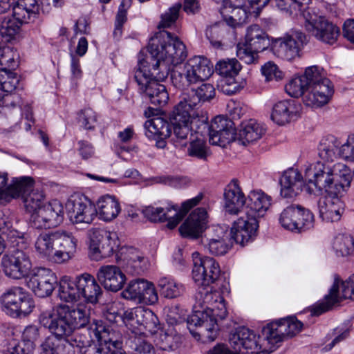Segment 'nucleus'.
<instances>
[{"mask_svg": "<svg viewBox=\"0 0 354 354\" xmlns=\"http://www.w3.org/2000/svg\"><path fill=\"white\" fill-rule=\"evenodd\" d=\"M194 267L192 277L198 286L195 295L196 303L193 313L187 320V328L195 337L200 338L198 333L192 327L199 326L208 341L215 340L218 335V321L224 319L227 310L224 298L221 293L211 286L218 278L221 269L218 262L209 257H201L198 252L193 253Z\"/></svg>", "mask_w": 354, "mask_h": 354, "instance_id": "obj_1", "label": "nucleus"}, {"mask_svg": "<svg viewBox=\"0 0 354 354\" xmlns=\"http://www.w3.org/2000/svg\"><path fill=\"white\" fill-rule=\"evenodd\" d=\"M147 48L154 71L161 64L173 66L171 82L179 89L204 82L213 73L211 62L203 56H194L183 63L187 56L185 45L168 31L156 34L150 39Z\"/></svg>", "mask_w": 354, "mask_h": 354, "instance_id": "obj_2", "label": "nucleus"}, {"mask_svg": "<svg viewBox=\"0 0 354 354\" xmlns=\"http://www.w3.org/2000/svg\"><path fill=\"white\" fill-rule=\"evenodd\" d=\"M215 94L214 86L209 83H203L185 94L175 106L169 118L174 133L177 138L186 139L194 123L201 122L207 125V118L204 115L200 117L198 109L202 104L213 99Z\"/></svg>", "mask_w": 354, "mask_h": 354, "instance_id": "obj_3", "label": "nucleus"}, {"mask_svg": "<svg viewBox=\"0 0 354 354\" xmlns=\"http://www.w3.org/2000/svg\"><path fill=\"white\" fill-rule=\"evenodd\" d=\"M120 317L127 327L131 330L129 339L130 347L140 354H149L153 346L144 337L145 331L153 335L160 330L158 317L152 310L143 307H136L124 311L122 314L114 310L113 306L109 309L108 319L112 321Z\"/></svg>", "mask_w": 354, "mask_h": 354, "instance_id": "obj_4", "label": "nucleus"}, {"mask_svg": "<svg viewBox=\"0 0 354 354\" xmlns=\"http://www.w3.org/2000/svg\"><path fill=\"white\" fill-rule=\"evenodd\" d=\"M207 212L204 208L194 210L180 225L179 231L185 237L196 239L206 229L202 243L205 250L214 256H223L228 252L232 243L227 232L221 226L206 228Z\"/></svg>", "mask_w": 354, "mask_h": 354, "instance_id": "obj_5", "label": "nucleus"}, {"mask_svg": "<svg viewBox=\"0 0 354 354\" xmlns=\"http://www.w3.org/2000/svg\"><path fill=\"white\" fill-rule=\"evenodd\" d=\"M305 178L308 182L306 189L308 194H315L313 186L319 191L324 190L328 194L335 196L342 194L350 187L353 172L342 162L327 165L317 161L306 168Z\"/></svg>", "mask_w": 354, "mask_h": 354, "instance_id": "obj_6", "label": "nucleus"}, {"mask_svg": "<svg viewBox=\"0 0 354 354\" xmlns=\"http://www.w3.org/2000/svg\"><path fill=\"white\" fill-rule=\"evenodd\" d=\"M79 306L78 310H75L66 304H58L52 310L41 313L39 322L53 337L66 340L75 329L88 323V313L83 312L81 304Z\"/></svg>", "mask_w": 354, "mask_h": 354, "instance_id": "obj_7", "label": "nucleus"}, {"mask_svg": "<svg viewBox=\"0 0 354 354\" xmlns=\"http://www.w3.org/2000/svg\"><path fill=\"white\" fill-rule=\"evenodd\" d=\"M34 248L39 258L60 264L73 257L77 240L71 232L64 230L42 232L36 238Z\"/></svg>", "mask_w": 354, "mask_h": 354, "instance_id": "obj_8", "label": "nucleus"}, {"mask_svg": "<svg viewBox=\"0 0 354 354\" xmlns=\"http://www.w3.org/2000/svg\"><path fill=\"white\" fill-rule=\"evenodd\" d=\"M148 63V60L139 62L138 68L134 72V80L139 92L148 98L151 104L161 106L167 103L169 95L165 86L156 80L158 73L153 69L152 62L147 66L146 64Z\"/></svg>", "mask_w": 354, "mask_h": 354, "instance_id": "obj_9", "label": "nucleus"}, {"mask_svg": "<svg viewBox=\"0 0 354 354\" xmlns=\"http://www.w3.org/2000/svg\"><path fill=\"white\" fill-rule=\"evenodd\" d=\"M203 197V194L199 193L196 196L187 200L182 203L181 209L178 206L173 205L165 208L147 206L142 209V213L145 217L151 222L163 223L167 221V227L172 230L178 225L191 208L200 203Z\"/></svg>", "mask_w": 354, "mask_h": 354, "instance_id": "obj_10", "label": "nucleus"}, {"mask_svg": "<svg viewBox=\"0 0 354 354\" xmlns=\"http://www.w3.org/2000/svg\"><path fill=\"white\" fill-rule=\"evenodd\" d=\"M263 335V328L261 335H257L252 330L246 327H239L230 335L229 342L233 348L234 353L246 351L251 354H269L273 352L271 344L266 345L268 342Z\"/></svg>", "mask_w": 354, "mask_h": 354, "instance_id": "obj_11", "label": "nucleus"}, {"mask_svg": "<svg viewBox=\"0 0 354 354\" xmlns=\"http://www.w3.org/2000/svg\"><path fill=\"white\" fill-rule=\"evenodd\" d=\"M307 44L305 33L298 29H290L282 37L272 41V49L278 57L292 61L301 57V51Z\"/></svg>", "mask_w": 354, "mask_h": 354, "instance_id": "obj_12", "label": "nucleus"}, {"mask_svg": "<svg viewBox=\"0 0 354 354\" xmlns=\"http://www.w3.org/2000/svg\"><path fill=\"white\" fill-rule=\"evenodd\" d=\"M304 19L306 30L316 39L329 45L337 41L340 30L325 17L308 10L304 13Z\"/></svg>", "mask_w": 354, "mask_h": 354, "instance_id": "obj_13", "label": "nucleus"}, {"mask_svg": "<svg viewBox=\"0 0 354 354\" xmlns=\"http://www.w3.org/2000/svg\"><path fill=\"white\" fill-rule=\"evenodd\" d=\"M88 281V274L87 273L79 276L76 281H71L68 277H62L59 281L58 297L64 302H76V310H78L79 304H81L83 312L88 313V297L86 295Z\"/></svg>", "mask_w": 354, "mask_h": 354, "instance_id": "obj_14", "label": "nucleus"}, {"mask_svg": "<svg viewBox=\"0 0 354 354\" xmlns=\"http://www.w3.org/2000/svg\"><path fill=\"white\" fill-rule=\"evenodd\" d=\"M342 299L354 300V274L345 281H342L337 275L334 277V282L329 292L322 301L315 304L312 309V313L319 315L339 303Z\"/></svg>", "mask_w": 354, "mask_h": 354, "instance_id": "obj_15", "label": "nucleus"}, {"mask_svg": "<svg viewBox=\"0 0 354 354\" xmlns=\"http://www.w3.org/2000/svg\"><path fill=\"white\" fill-rule=\"evenodd\" d=\"M1 301L3 310L12 317L26 316L35 308L33 299L19 286L12 287L4 292Z\"/></svg>", "mask_w": 354, "mask_h": 354, "instance_id": "obj_16", "label": "nucleus"}, {"mask_svg": "<svg viewBox=\"0 0 354 354\" xmlns=\"http://www.w3.org/2000/svg\"><path fill=\"white\" fill-rule=\"evenodd\" d=\"M303 326V323L295 317L281 319L268 324L263 327V335L268 339V342H266V345L271 344L274 351L279 343L299 333Z\"/></svg>", "mask_w": 354, "mask_h": 354, "instance_id": "obj_17", "label": "nucleus"}, {"mask_svg": "<svg viewBox=\"0 0 354 354\" xmlns=\"http://www.w3.org/2000/svg\"><path fill=\"white\" fill-rule=\"evenodd\" d=\"M1 266L5 274L13 279L28 277L32 270L28 252L18 248L2 257Z\"/></svg>", "mask_w": 354, "mask_h": 354, "instance_id": "obj_18", "label": "nucleus"}, {"mask_svg": "<svg viewBox=\"0 0 354 354\" xmlns=\"http://www.w3.org/2000/svg\"><path fill=\"white\" fill-rule=\"evenodd\" d=\"M118 246L116 234L104 228H93L90 233V258L99 261L109 257Z\"/></svg>", "mask_w": 354, "mask_h": 354, "instance_id": "obj_19", "label": "nucleus"}, {"mask_svg": "<svg viewBox=\"0 0 354 354\" xmlns=\"http://www.w3.org/2000/svg\"><path fill=\"white\" fill-rule=\"evenodd\" d=\"M64 220L62 204L53 200L44 204L39 210L30 216V222L35 228H50L59 225Z\"/></svg>", "mask_w": 354, "mask_h": 354, "instance_id": "obj_20", "label": "nucleus"}, {"mask_svg": "<svg viewBox=\"0 0 354 354\" xmlns=\"http://www.w3.org/2000/svg\"><path fill=\"white\" fill-rule=\"evenodd\" d=\"M27 286L39 297L50 296L55 288V274L45 268H35L28 277Z\"/></svg>", "mask_w": 354, "mask_h": 354, "instance_id": "obj_21", "label": "nucleus"}, {"mask_svg": "<svg viewBox=\"0 0 354 354\" xmlns=\"http://www.w3.org/2000/svg\"><path fill=\"white\" fill-rule=\"evenodd\" d=\"M117 263L127 273L142 274L149 267V262L142 253L133 247H122L117 254Z\"/></svg>", "mask_w": 354, "mask_h": 354, "instance_id": "obj_22", "label": "nucleus"}, {"mask_svg": "<svg viewBox=\"0 0 354 354\" xmlns=\"http://www.w3.org/2000/svg\"><path fill=\"white\" fill-rule=\"evenodd\" d=\"M209 143L225 147L235 137L234 124L232 120L223 116H216L211 122L208 127Z\"/></svg>", "mask_w": 354, "mask_h": 354, "instance_id": "obj_23", "label": "nucleus"}, {"mask_svg": "<svg viewBox=\"0 0 354 354\" xmlns=\"http://www.w3.org/2000/svg\"><path fill=\"white\" fill-rule=\"evenodd\" d=\"M259 221L247 214L233 222L231 234L236 243L242 245L252 241L257 235Z\"/></svg>", "mask_w": 354, "mask_h": 354, "instance_id": "obj_24", "label": "nucleus"}, {"mask_svg": "<svg viewBox=\"0 0 354 354\" xmlns=\"http://www.w3.org/2000/svg\"><path fill=\"white\" fill-rule=\"evenodd\" d=\"M88 198L82 194L72 195L66 203V209L71 221L77 230H85L88 227V221L86 214Z\"/></svg>", "mask_w": 354, "mask_h": 354, "instance_id": "obj_25", "label": "nucleus"}, {"mask_svg": "<svg viewBox=\"0 0 354 354\" xmlns=\"http://www.w3.org/2000/svg\"><path fill=\"white\" fill-rule=\"evenodd\" d=\"M334 94V86L330 80L309 87L303 97L304 103L311 107H321L328 104Z\"/></svg>", "mask_w": 354, "mask_h": 354, "instance_id": "obj_26", "label": "nucleus"}, {"mask_svg": "<svg viewBox=\"0 0 354 354\" xmlns=\"http://www.w3.org/2000/svg\"><path fill=\"white\" fill-rule=\"evenodd\" d=\"M280 193L282 197L292 198L299 195L304 187L301 174L296 169L290 168L285 171L279 180Z\"/></svg>", "mask_w": 354, "mask_h": 354, "instance_id": "obj_27", "label": "nucleus"}, {"mask_svg": "<svg viewBox=\"0 0 354 354\" xmlns=\"http://www.w3.org/2000/svg\"><path fill=\"white\" fill-rule=\"evenodd\" d=\"M300 111L301 104L294 100H282L274 105L271 118L279 125H284L297 120L299 117Z\"/></svg>", "mask_w": 354, "mask_h": 354, "instance_id": "obj_28", "label": "nucleus"}, {"mask_svg": "<svg viewBox=\"0 0 354 354\" xmlns=\"http://www.w3.org/2000/svg\"><path fill=\"white\" fill-rule=\"evenodd\" d=\"M246 198L238 181L232 180L225 187L224 202L225 211L230 214H239L243 212Z\"/></svg>", "mask_w": 354, "mask_h": 354, "instance_id": "obj_29", "label": "nucleus"}, {"mask_svg": "<svg viewBox=\"0 0 354 354\" xmlns=\"http://www.w3.org/2000/svg\"><path fill=\"white\" fill-rule=\"evenodd\" d=\"M339 195H329L320 199L318 203L319 217L327 223L337 222L344 211V203Z\"/></svg>", "mask_w": 354, "mask_h": 354, "instance_id": "obj_30", "label": "nucleus"}, {"mask_svg": "<svg viewBox=\"0 0 354 354\" xmlns=\"http://www.w3.org/2000/svg\"><path fill=\"white\" fill-rule=\"evenodd\" d=\"M97 276L104 288L113 292L121 290L126 281L124 274L118 266L113 265L102 266Z\"/></svg>", "mask_w": 354, "mask_h": 354, "instance_id": "obj_31", "label": "nucleus"}, {"mask_svg": "<svg viewBox=\"0 0 354 354\" xmlns=\"http://www.w3.org/2000/svg\"><path fill=\"white\" fill-rule=\"evenodd\" d=\"M93 205L96 216L105 222L116 218L122 210L118 199L110 194L100 196Z\"/></svg>", "mask_w": 354, "mask_h": 354, "instance_id": "obj_32", "label": "nucleus"}, {"mask_svg": "<svg viewBox=\"0 0 354 354\" xmlns=\"http://www.w3.org/2000/svg\"><path fill=\"white\" fill-rule=\"evenodd\" d=\"M271 205V198L261 191H251L246 198L243 212L258 220Z\"/></svg>", "mask_w": 354, "mask_h": 354, "instance_id": "obj_33", "label": "nucleus"}, {"mask_svg": "<svg viewBox=\"0 0 354 354\" xmlns=\"http://www.w3.org/2000/svg\"><path fill=\"white\" fill-rule=\"evenodd\" d=\"M39 11L38 0H15L12 5V17L23 24L34 21Z\"/></svg>", "mask_w": 354, "mask_h": 354, "instance_id": "obj_34", "label": "nucleus"}, {"mask_svg": "<svg viewBox=\"0 0 354 354\" xmlns=\"http://www.w3.org/2000/svg\"><path fill=\"white\" fill-rule=\"evenodd\" d=\"M248 3L249 6H245L234 9L231 8L228 11L221 10V14L227 25L230 26H239L246 21L249 15L254 13L256 16L259 15L263 8L258 10L257 3L251 5L249 2Z\"/></svg>", "mask_w": 354, "mask_h": 354, "instance_id": "obj_35", "label": "nucleus"}, {"mask_svg": "<svg viewBox=\"0 0 354 354\" xmlns=\"http://www.w3.org/2000/svg\"><path fill=\"white\" fill-rule=\"evenodd\" d=\"M251 48L260 52L266 50L270 45L268 34L257 24L249 26L246 30L243 41Z\"/></svg>", "mask_w": 354, "mask_h": 354, "instance_id": "obj_36", "label": "nucleus"}, {"mask_svg": "<svg viewBox=\"0 0 354 354\" xmlns=\"http://www.w3.org/2000/svg\"><path fill=\"white\" fill-rule=\"evenodd\" d=\"M145 135L149 139H165L171 134L170 124L160 117H156L145 122Z\"/></svg>", "mask_w": 354, "mask_h": 354, "instance_id": "obj_37", "label": "nucleus"}, {"mask_svg": "<svg viewBox=\"0 0 354 354\" xmlns=\"http://www.w3.org/2000/svg\"><path fill=\"white\" fill-rule=\"evenodd\" d=\"M265 132L263 126L255 120L242 122L239 131V140L246 145L259 140Z\"/></svg>", "mask_w": 354, "mask_h": 354, "instance_id": "obj_38", "label": "nucleus"}, {"mask_svg": "<svg viewBox=\"0 0 354 354\" xmlns=\"http://www.w3.org/2000/svg\"><path fill=\"white\" fill-rule=\"evenodd\" d=\"M339 140L332 135L324 137L318 146L319 160L322 163L332 165L336 158V150L339 147Z\"/></svg>", "mask_w": 354, "mask_h": 354, "instance_id": "obj_39", "label": "nucleus"}, {"mask_svg": "<svg viewBox=\"0 0 354 354\" xmlns=\"http://www.w3.org/2000/svg\"><path fill=\"white\" fill-rule=\"evenodd\" d=\"M34 180L31 177L21 176L15 178L12 180V183L7 187L5 200L9 198H17L24 195H27L33 189Z\"/></svg>", "mask_w": 354, "mask_h": 354, "instance_id": "obj_40", "label": "nucleus"}, {"mask_svg": "<svg viewBox=\"0 0 354 354\" xmlns=\"http://www.w3.org/2000/svg\"><path fill=\"white\" fill-rule=\"evenodd\" d=\"M157 285L160 295L167 299L179 297L184 294L185 290L184 285L171 277H160Z\"/></svg>", "mask_w": 354, "mask_h": 354, "instance_id": "obj_41", "label": "nucleus"}, {"mask_svg": "<svg viewBox=\"0 0 354 354\" xmlns=\"http://www.w3.org/2000/svg\"><path fill=\"white\" fill-rule=\"evenodd\" d=\"M0 234L6 236L13 246H19L25 243L24 233L14 229L8 216L0 211Z\"/></svg>", "mask_w": 354, "mask_h": 354, "instance_id": "obj_42", "label": "nucleus"}, {"mask_svg": "<svg viewBox=\"0 0 354 354\" xmlns=\"http://www.w3.org/2000/svg\"><path fill=\"white\" fill-rule=\"evenodd\" d=\"M333 249L337 255L346 257L354 252V238L350 234H338L334 239Z\"/></svg>", "mask_w": 354, "mask_h": 354, "instance_id": "obj_43", "label": "nucleus"}, {"mask_svg": "<svg viewBox=\"0 0 354 354\" xmlns=\"http://www.w3.org/2000/svg\"><path fill=\"white\" fill-rule=\"evenodd\" d=\"M299 216V205H291L281 212L279 222L281 226L288 230L296 232L297 221Z\"/></svg>", "mask_w": 354, "mask_h": 354, "instance_id": "obj_44", "label": "nucleus"}, {"mask_svg": "<svg viewBox=\"0 0 354 354\" xmlns=\"http://www.w3.org/2000/svg\"><path fill=\"white\" fill-rule=\"evenodd\" d=\"M147 280L138 279L129 282L122 291V297L128 300L140 304L142 297Z\"/></svg>", "mask_w": 354, "mask_h": 354, "instance_id": "obj_45", "label": "nucleus"}, {"mask_svg": "<svg viewBox=\"0 0 354 354\" xmlns=\"http://www.w3.org/2000/svg\"><path fill=\"white\" fill-rule=\"evenodd\" d=\"M301 75L308 88L312 86H316L321 83L323 84L325 80H330L326 77V71L318 66L307 67Z\"/></svg>", "mask_w": 354, "mask_h": 354, "instance_id": "obj_46", "label": "nucleus"}, {"mask_svg": "<svg viewBox=\"0 0 354 354\" xmlns=\"http://www.w3.org/2000/svg\"><path fill=\"white\" fill-rule=\"evenodd\" d=\"M38 354H69V352H66V346L61 339L50 336L39 346Z\"/></svg>", "mask_w": 354, "mask_h": 354, "instance_id": "obj_47", "label": "nucleus"}, {"mask_svg": "<svg viewBox=\"0 0 354 354\" xmlns=\"http://www.w3.org/2000/svg\"><path fill=\"white\" fill-rule=\"evenodd\" d=\"M226 32V25L224 22H218L207 28L205 35L210 44L215 48L222 46V40Z\"/></svg>", "mask_w": 354, "mask_h": 354, "instance_id": "obj_48", "label": "nucleus"}, {"mask_svg": "<svg viewBox=\"0 0 354 354\" xmlns=\"http://www.w3.org/2000/svg\"><path fill=\"white\" fill-rule=\"evenodd\" d=\"M39 337V328L35 325H29L24 329L21 336L22 342L17 344L22 345V346L25 347L27 352L32 353L35 347V342Z\"/></svg>", "mask_w": 354, "mask_h": 354, "instance_id": "obj_49", "label": "nucleus"}, {"mask_svg": "<svg viewBox=\"0 0 354 354\" xmlns=\"http://www.w3.org/2000/svg\"><path fill=\"white\" fill-rule=\"evenodd\" d=\"M241 66L236 59L219 61L216 65V70L223 78H234L238 75Z\"/></svg>", "mask_w": 354, "mask_h": 354, "instance_id": "obj_50", "label": "nucleus"}, {"mask_svg": "<svg viewBox=\"0 0 354 354\" xmlns=\"http://www.w3.org/2000/svg\"><path fill=\"white\" fill-rule=\"evenodd\" d=\"M26 211L31 214L36 213L44 204V196L38 190H32L23 198Z\"/></svg>", "mask_w": 354, "mask_h": 354, "instance_id": "obj_51", "label": "nucleus"}, {"mask_svg": "<svg viewBox=\"0 0 354 354\" xmlns=\"http://www.w3.org/2000/svg\"><path fill=\"white\" fill-rule=\"evenodd\" d=\"M153 180L156 183L169 185L176 189H183L191 184L190 178L184 176L163 175L155 177Z\"/></svg>", "mask_w": 354, "mask_h": 354, "instance_id": "obj_52", "label": "nucleus"}, {"mask_svg": "<svg viewBox=\"0 0 354 354\" xmlns=\"http://www.w3.org/2000/svg\"><path fill=\"white\" fill-rule=\"evenodd\" d=\"M19 82V77L13 71L1 69L0 71V95L3 92H12Z\"/></svg>", "mask_w": 354, "mask_h": 354, "instance_id": "obj_53", "label": "nucleus"}, {"mask_svg": "<svg viewBox=\"0 0 354 354\" xmlns=\"http://www.w3.org/2000/svg\"><path fill=\"white\" fill-rule=\"evenodd\" d=\"M187 154L191 157L205 160L209 155V151L204 139L197 137L190 142Z\"/></svg>", "mask_w": 354, "mask_h": 354, "instance_id": "obj_54", "label": "nucleus"}, {"mask_svg": "<svg viewBox=\"0 0 354 354\" xmlns=\"http://www.w3.org/2000/svg\"><path fill=\"white\" fill-rule=\"evenodd\" d=\"M286 91L293 97L304 96L308 91V88L302 75L295 76L286 85Z\"/></svg>", "mask_w": 354, "mask_h": 354, "instance_id": "obj_55", "label": "nucleus"}, {"mask_svg": "<svg viewBox=\"0 0 354 354\" xmlns=\"http://www.w3.org/2000/svg\"><path fill=\"white\" fill-rule=\"evenodd\" d=\"M259 52V50L253 49V48H251L250 46L244 42H239L236 46L237 57L247 64L257 62Z\"/></svg>", "mask_w": 354, "mask_h": 354, "instance_id": "obj_56", "label": "nucleus"}, {"mask_svg": "<svg viewBox=\"0 0 354 354\" xmlns=\"http://www.w3.org/2000/svg\"><path fill=\"white\" fill-rule=\"evenodd\" d=\"M22 24L23 23L17 21L14 17L5 21L0 26V35L6 41H9L19 33Z\"/></svg>", "mask_w": 354, "mask_h": 354, "instance_id": "obj_57", "label": "nucleus"}, {"mask_svg": "<svg viewBox=\"0 0 354 354\" xmlns=\"http://www.w3.org/2000/svg\"><path fill=\"white\" fill-rule=\"evenodd\" d=\"M297 222L296 232L312 229L314 227V215L309 209L299 205V216Z\"/></svg>", "mask_w": 354, "mask_h": 354, "instance_id": "obj_58", "label": "nucleus"}, {"mask_svg": "<svg viewBox=\"0 0 354 354\" xmlns=\"http://www.w3.org/2000/svg\"><path fill=\"white\" fill-rule=\"evenodd\" d=\"M181 8V3H177L162 14L158 28H169L177 20Z\"/></svg>", "mask_w": 354, "mask_h": 354, "instance_id": "obj_59", "label": "nucleus"}, {"mask_svg": "<svg viewBox=\"0 0 354 354\" xmlns=\"http://www.w3.org/2000/svg\"><path fill=\"white\" fill-rule=\"evenodd\" d=\"M0 64L4 66L2 69L6 68L8 71H12L19 65L18 53L10 48L4 50L0 58Z\"/></svg>", "mask_w": 354, "mask_h": 354, "instance_id": "obj_60", "label": "nucleus"}, {"mask_svg": "<svg viewBox=\"0 0 354 354\" xmlns=\"http://www.w3.org/2000/svg\"><path fill=\"white\" fill-rule=\"evenodd\" d=\"M262 75L267 81H279L283 79V73L279 67L272 62H268L261 67Z\"/></svg>", "mask_w": 354, "mask_h": 354, "instance_id": "obj_61", "label": "nucleus"}, {"mask_svg": "<svg viewBox=\"0 0 354 354\" xmlns=\"http://www.w3.org/2000/svg\"><path fill=\"white\" fill-rule=\"evenodd\" d=\"M21 98L19 94L12 92H3L0 95V107L21 109Z\"/></svg>", "mask_w": 354, "mask_h": 354, "instance_id": "obj_62", "label": "nucleus"}, {"mask_svg": "<svg viewBox=\"0 0 354 354\" xmlns=\"http://www.w3.org/2000/svg\"><path fill=\"white\" fill-rule=\"evenodd\" d=\"M160 339L162 344L160 346V348L163 351H175L182 344V338L179 335L160 334Z\"/></svg>", "mask_w": 354, "mask_h": 354, "instance_id": "obj_63", "label": "nucleus"}, {"mask_svg": "<svg viewBox=\"0 0 354 354\" xmlns=\"http://www.w3.org/2000/svg\"><path fill=\"white\" fill-rule=\"evenodd\" d=\"M339 154L342 158L354 162V133L349 135L346 142L341 145Z\"/></svg>", "mask_w": 354, "mask_h": 354, "instance_id": "obj_64", "label": "nucleus"}]
</instances>
